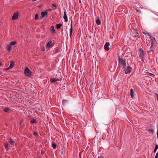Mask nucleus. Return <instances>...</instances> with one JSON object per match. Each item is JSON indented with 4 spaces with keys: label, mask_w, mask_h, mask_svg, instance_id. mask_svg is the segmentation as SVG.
I'll use <instances>...</instances> for the list:
<instances>
[{
    "label": "nucleus",
    "mask_w": 158,
    "mask_h": 158,
    "mask_svg": "<svg viewBox=\"0 0 158 158\" xmlns=\"http://www.w3.org/2000/svg\"><path fill=\"white\" fill-rule=\"evenodd\" d=\"M98 158H102V157H98Z\"/></svg>",
    "instance_id": "37"
},
{
    "label": "nucleus",
    "mask_w": 158,
    "mask_h": 158,
    "mask_svg": "<svg viewBox=\"0 0 158 158\" xmlns=\"http://www.w3.org/2000/svg\"><path fill=\"white\" fill-rule=\"evenodd\" d=\"M148 131L151 134H152L153 133V130L152 129H150L148 130Z\"/></svg>",
    "instance_id": "24"
},
{
    "label": "nucleus",
    "mask_w": 158,
    "mask_h": 158,
    "mask_svg": "<svg viewBox=\"0 0 158 158\" xmlns=\"http://www.w3.org/2000/svg\"><path fill=\"white\" fill-rule=\"evenodd\" d=\"M36 122V120L35 119H32L31 121V122L32 123H35Z\"/></svg>",
    "instance_id": "25"
},
{
    "label": "nucleus",
    "mask_w": 158,
    "mask_h": 158,
    "mask_svg": "<svg viewBox=\"0 0 158 158\" xmlns=\"http://www.w3.org/2000/svg\"><path fill=\"white\" fill-rule=\"evenodd\" d=\"M60 51L59 49H57L55 51V53H57L59 52Z\"/></svg>",
    "instance_id": "28"
},
{
    "label": "nucleus",
    "mask_w": 158,
    "mask_h": 158,
    "mask_svg": "<svg viewBox=\"0 0 158 158\" xmlns=\"http://www.w3.org/2000/svg\"><path fill=\"white\" fill-rule=\"evenodd\" d=\"M62 25V24L61 23L58 24L56 25V27L57 29H60Z\"/></svg>",
    "instance_id": "19"
},
{
    "label": "nucleus",
    "mask_w": 158,
    "mask_h": 158,
    "mask_svg": "<svg viewBox=\"0 0 158 158\" xmlns=\"http://www.w3.org/2000/svg\"><path fill=\"white\" fill-rule=\"evenodd\" d=\"M52 43V41L51 40L48 41L47 43L46 47L47 48H49L50 47V45Z\"/></svg>",
    "instance_id": "13"
},
{
    "label": "nucleus",
    "mask_w": 158,
    "mask_h": 158,
    "mask_svg": "<svg viewBox=\"0 0 158 158\" xmlns=\"http://www.w3.org/2000/svg\"><path fill=\"white\" fill-rule=\"evenodd\" d=\"M139 56L140 57H142L144 55V52L142 49L140 48L139 49Z\"/></svg>",
    "instance_id": "7"
},
{
    "label": "nucleus",
    "mask_w": 158,
    "mask_h": 158,
    "mask_svg": "<svg viewBox=\"0 0 158 158\" xmlns=\"http://www.w3.org/2000/svg\"><path fill=\"white\" fill-rule=\"evenodd\" d=\"M41 15L43 18L47 16L48 15V12L47 11L41 12Z\"/></svg>",
    "instance_id": "12"
},
{
    "label": "nucleus",
    "mask_w": 158,
    "mask_h": 158,
    "mask_svg": "<svg viewBox=\"0 0 158 158\" xmlns=\"http://www.w3.org/2000/svg\"><path fill=\"white\" fill-rule=\"evenodd\" d=\"M11 69L10 68H9V67L5 69V70H9V69Z\"/></svg>",
    "instance_id": "31"
},
{
    "label": "nucleus",
    "mask_w": 158,
    "mask_h": 158,
    "mask_svg": "<svg viewBox=\"0 0 158 158\" xmlns=\"http://www.w3.org/2000/svg\"><path fill=\"white\" fill-rule=\"evenodd\" d=\"M156 134L157 135V138H158V131H157Z\"/></svg>",
    "instance_id": "34"
},
{
    "label": "nucleus",
    "mask_w": 158,
    "mask_h": 158,
    "mask_svg": "<svg viewBox=\"0 0 158 158\" xmlns=\"http://www.w3.org/2000/svg\"><path fill=\"white\" fill-rule=\"evenodd\" d=\"M158 149V145L157 144H156L155 149L157 150Z\"/></svg>",
    "instance_id": "27"
},
{
    "label": "nucleus",
    "mask_w": 158,
    "mask_h": 158,
    "mask_svg": "<svg viewBox=\"0 0 158 158\" xmlns=\"http://www.w3.org/2000/svg\"><path fill=\"white\" fill-rule=\"evenodd\" d=\"M53 45V44H52V45H51V46H52V47Z\"/></svg>",
    "instance_id": "39"
},
{
    "label": "nucleus",
    "mask_w": 158,
    "mask_h": 158,
    "mask_svg": "<svg viewBox=\"0 0 158 158\" xmlns=\"http://www.w3.org/2000/svg\"><path fill=\"white\" fill-rule=\"evenodd\" d=\"M147 35H148L149 36H150V39L152 41L151 43V46L150 47V48H151L153 46L154 44L155 43L156 40L155 38L152 36L151 35L149 34L148 33H147Z\"/></svg>",
    "instance_id": "3"
},
{
    "label": "nucleus",
    "mask_w": 158,
    "mask_h": 158,
    "mask_svg": "<svg viewBox=\"0 0 158 158\" xmlns=\"http://www.w3.org/2000/svg\"><path fill=\"white\" fill-rule=\"evenodd\" d=\"M52 147L54 149H56V144L54 142L52 143Z\"/></svg>",
    "instance_id": "16"
},
{
    "label": "nucleus",
    "mask_w": 158,
    "mask_h": 158,
    "mask_svg": "<svg viewBox=\"0 0 158 158\" xmlns=\"http://www.w3.org/2000/svg\"><path fill=\"white\" fill-rule=\"evenodd\" d=\"M16 43V41H13V42H11L10 44V45L11 46H13V45H14Z\"/></svg>",
    "instance_id": "20"
},
{
    "label": "nucleus",
    "mask_w": 158,
    "mask_h": 158,
    "mask_svg": "<svg viewBox=\"0 0 158 158\" xmlns=\"http://www.w3.org/2000/svg\"><path fill=\"white\" fill-rule=\"evenodd\" d=\"M118 61L119 64L122 66L123 68H125L126 66V60L124 59L121 58L120 56L118 57Z\"/></svg>",
    "instance_id": "1"
},
{
    "label": "nucleus",
    "mask_w": 158,
    "mask_h": 158,
    "mask_svg": "<svg viewBox=\"0 0 158 158\" xmlns=\"http://www.w3.org/2000/svg\"><path fill=\"white\" fill-rule=\"evenodd\" d=\"M79 2H80V3H81V1H79Z\"/></svg>",
    "instance_id": "40"
},
{
    "label": "nucleus",
    "mask_w": 158,
    "mask_h": 158,
    "mask_svg": "<svg viewBox=\"0 0 158 158\" xmlns=\"http://www.w3.org/2000/svg\"><path fill=\"white\" fill-rule=\"evenodd\" d=\"M38 18V15L37 14H36L35 15V19L37 20Z\"/></svg>",
    "instance_id": "26"
},
{
    "label": "nucleus",
    "mask_w": 158,
    "mask_h": 158,
    "mask_svg": "<svg viewBox=\"0 0 158 158\" xmlns=\"http://www.w3.org/2000/svg\"><path fill=\"white\" fill-rule=\"evenodd\" d=\"M8 143L7 142H5L4 143V145L5 148L7 150H9V148L8 147Z\"/></svg>",
    "instance_id": "14"
},
{
    "label": "nucleus",
    "mask_w": 158,
    "mask_h": 158,
    "mask_svg": "<svg viewBox=\"0 0 158 158\" xmlns=\"http://www.w3.org/2000/svg\"><path fill=\"white\" fill-rule=\"evenodd\" d=\"M51 30L52 33H55L56 32V31L53 26H51Z\"/></svg>",
    "instance_id": "15"
},
{
    "label": "nucleus",
    "mask_w": 158,
    "mask_h": 158,
    "mask_svg": "<svg viewBox=\"0 0 158 158\" xmlns=\"http://www.w3.org/2000/svg\"><path fill=\"white\" fill-rule=\"evenodd\" d=\"M10 143L11 145H12V146H14L15 144V142L13 141L11 139H10Z\"/></svg>",
    "instance_id": "18"
},
{
    "label": "nucleus",
    "mask_w": 158,
    "mask_h": 158,
    "mask_svg": "<svg viewBox=\"0 0 158 158\" xmlns=\"http://www.w3.org/2000/svg\"><path fill=\"white\" fill-rule=\"evenodd\" d=\"M96 23L98 25H100L101 24V22L100 20L99 19L97 20L96 21Z\"/></svg>",
    "instance_id": "22"
},
{
    "label": "nucleus",
    "mask_w": 158,
    "mask_h": 158,
    "mask_svg": "<svg viewBox=\"0 0 158 158\" xmlns=\"http://www.w3.org/2000/svg\"><path fill=\"white\" fill-rule=\"evenodd\" d=\"M132 70V68L130 66H128L124 70L125 74H128L130 73Z\"/></svg>",
    "instance_id": "4"
},
{
    "label": "nucleus",
    "mask_w": 158,
    "mask_h": 158,
    "mask_svg": "<svg viewBox=\"0 0 158 158\" xmlns=\"http://www.w3.org/2000/svg\"><path fill=\"white\" fill-rule=\"evenodd\" d=\"M73 22L72 21L71 24V28L70 29V34L69 35L70 37H71L72 36V34L73 32Z\"/></svg>",
    "instance_id": "10"
},
{
    "label": "nucleus",
    "mask_w": 158,
    "mask_h": 158,
    "mask_svg": "<svg viewBox=\"0 0 158 158\" xmlns=\"http://www.w3.org/2000/svg\"><path fill=\"white\" fill-rule=\"evenodd\" d=\"M44 48H43V49H42V51H44Z\"/></svg>",
    "instance_id": "35"
},
{
    "label": "nucleus",
    "mask_w": 158,
    "mask_h": 158,
    "mask_svg": "<svg viewBox=\"0 0 158 158\" xmlns=\"http://www.w3.org/2000/svg\"><path fill=\"white\" fill-rule=\"evenodd\" d=\"M19 14V12H17L15 13L14 14L13 16L12 17V19L13 20H15L17 19L18 17Z\"/></svg>",
    "instance_id": "6"
},
{
    "label": "nucleus",
    "mask_w": 158,
    "mask_h": 158,
    "mask_svg": "<svg viewBox=\"0 0 158 158\" xmlns=\"http://www.w3.org/2000/svg\"><path fill=\"white\" fill-rule=\"evenodd\" d=\"M14 63H13L12 61H10V65L9 66V68H12L13 67Z\"/></svg>",
    "instance_id": "17"
},
{
    "label": "nucleus",
    "mask_w": 158,
    "mask_h": 158,
    "mask_svg": "<svg viewBox=\"0 0 158 158\" xmlns=\"http://www.w3.org/2000/svg\"><path fill=\"white\" fill-rule=\"evenodd\" d=\"M157 149H154V152L155 153L156 152V151H157Z\"/></svg>",
    "instance_id": "33"
},
{
    "label": "nucleus",
    "mask_w": 158,
    "mask_h": 158,
    "mask_svg": "<svg viewBox=\"0 0 158 158\" xmlns=\"http://www.w3.org/2000/svg\"><path fill=\"white\" fill-rule=\"evenodd\" d=\"M62 77L60 76V78H51L50 79V81L52 83L55 82L56 81H61L62 79Z\"/></svg>",
    "instance_id": "5"
},
{
    "label": "nucleus",
    "mask_w": 158,
    "mask_h": 158,
    "mask_svg": "<svg viewBox=\"0 0 158 158\" xmlns=\"http://www.w3.org/2000/svg\"><path fill=\"white\" fill-rule=\"evenodd\" d=\"M52 6H53L54 7H56V4H52Z\"/></svg>",
    "instance_id": "30"
},
{
    "label": "nucleus",
    "mask_w": 158,
    "mask_h": 158,
    "mask_svg": "<svg viewBox=\"0 0 158 158\" xmlns=\"http://www.w3.org/2000/svg\"><path fill=\"white\" fill-rule=\"evenodd\" d=\"M24 73L27 76H30L31 75V71L27 67L25 69Z\"/></svg>",
    "instance_id": "2"
},
{
    "label": "nucleus",
    "mask_w": 158,
    "mask_h": 158,
    "mask_svg": "<svg viewBox=\"0 0 158 158\" xmlns=\"http://www.w3.org/2000/svg\"><path fill=\"white\" fill-rule=\"evenodd\" d=\"M110 45V44L109 42H107L106 43V44L104 46V48L106 50L108 51L109 50L110 48L109 46Z\"/></svg>",
    "instance_id": "8"
},
{
    "label": "nucleus",
    "mask_w": 158,
    "mask_h": 158,
    "mask_svg": "<svg viewBox=\"0 0 158 158\" xmlns=\"http://www.w3.org/2000/svg\"><path fill=\"white\" fill-rule=\"evenodd\" d=\"M34 134H35V135L36 136H37L38 135L37 133L36 132H35Z\"/></svg>",
    "instance_id": "32"
},
{
    "label": "nucleus",
    "mask_w": 158,
    "mask_h": 158,
    "mask_svg": "<svg viewBox=\"0 0 158 158\" xmlns=\"http://www.w3.org/2000/svg\"><path fill=\"white\" fill-rule=\"evenodd\" d=\"M0 66H2V64L1 62H0Z\"/></svg>",
    "instance_id": "36"
},
{
    "label": "nucleus",
    "mask_w": 158,
    "mask_h": 158,
    "mask_svg": "<svg viewBox=\"0 0 158 158\" xmlns=\"http://www.w3.org/2000/svg\"><path fill=\"white\" fill-rule=\"evenodd\" d=\"M64 15L63 18L64 19V21L66 22H68V19L67 14L66 13V11L65 10H64Z\"/></svg>",
    "instance_id": "9"
},
{
    "label": "nucleus",
    "mask_w": 158,
    "mask_h": 158,
    "mask_svg": "<svg viewBox=\"0 0 158 158\" xmlns=\"http://www.w3.org/2000/svg\"><path fill=\"white\" fill-rule=\"evenodd\" d=\"M11 50V46L9 45L7 47V50L8 52H10Z\"/></svg>",
    "instance_id": "21"
},
{
    "label": "nucleus",
    "mask_w": 158,
    "mask_h": 158,
    "mask_svg": "<svg viewBox=\"0 0 158 158\" xmlns=\"http://www.w3.org/2000/svg\"><path fill=\"white\" fill-rule=\"evenodd\" d=\"M64 101H65V100H63V102H64Z\"/></svg>",
    "instance_id": "38"
},
{
    "label": "nucleus",
    "mask_w": 158,
    "mask_h": 158,
    "mask_svg": "<svg viewBox=\"0 0 158 158\" xmlns=\"http://www.w3.org/2000/svg\"><path fill=\"white\" fill-rule=\"evenodd\" d=\"M9 110V109L7 107L5 108H4V110L5 112H7Z\"/></svg>",
    "instance_id": "23"
},
{
    "label": "nucleus",
    "mask_w": 158,
    "mask_h": 158,
    "mask_svg": "<svg viewBox=\"0 0 158 158\" xmlns=\"http://www.w3.org/2000/svg\"><path fill=\"white\" fill-rule=\"evenodd\" d=\"M135 94H134V90L133 89H131V91H130V95H131V97L132 98H134V96H135Z\"/></svg>",
    "instance_id": "11"
},
{
    "label": "nucleus",
    "mask_w": 158,
    "mask_h": 158,
    "mask_svg": "<svg viewBox=\"0 0 158 158\" xmlns=\"http://www.w3.org/2000/svg\"><path fill=\"white\" fill-rule=\"evenodd\" d=\"M155 158H158V152H157L156 153V154L155 157Z\"/></svg>",
    "instance_id": "29"
}]
</instances>
